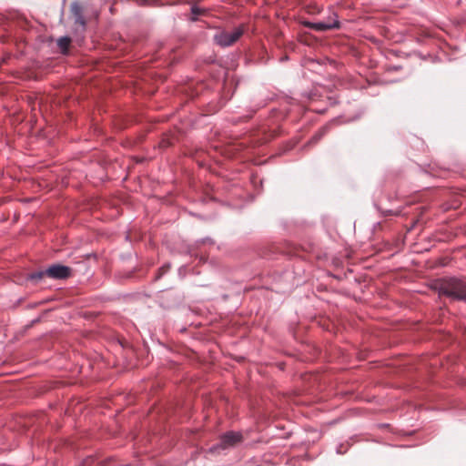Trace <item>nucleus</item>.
<instances>
[{
    "label": "nucleus",
    "instance_id": "nucleus-1",
    "mask_svg": "<svg viewBox=\"0 0 466 466\" xmlns=\"http://www.w3.org/2000/svg\"><path fill=\"white\" fill-rule=\"evenodd\" d=\"M436 289L441 296H445L451 300L466 301V280L448 277L439 280Z\"/></svg>",
    "mask_w": 466,
    "mask_h": 466
},
{
    "label": "nucleus",
    "instance_id": "nucleus-2",
    "mask_svg": "<svg viewBox=\"0 0 466 466\" xmlns=\"http://www.w3.org/2000/svg\"><path fill=\"white\" fill-rule=\"evenodd\" d=\"M242 441V435L237 431H228L220 437L218 443L209 448L210 453H220L221 451H225L235 447L237 444Z\"/></svg>",
    "mask_w": 466,
    "mask_h": 466
},
{
    "label": "nucleus",
    "instance_id": "nucleus-3",
    "mask_svg": "<svg viewBox=\"0 0 466 466\" xmlns=\"http://www.w3.org/2000/svg\"><path fill=\"white\" fill-rule=\"evenodd\" d=\"M70 13L74 20L75 32L83 35L86 29V20L84 16L83 6L77 1H74L70 5Z\"/></svg>",
    "mask_w": 466,
    "mask_h": 466
},
{
    "label": "nucleus",
    "instance_id": "nucleus-4",
    "mask_svg": "<svg viewBox=\"0 0 466 466\" xmlns=\"http://www.w3.org/2000/svg\"><path fill=\"white\" fill-rule=\"evenodd\" d=\"M243 34L244 29L239 26L235 28L232 32L221 31L217 33L214 35V41L221 47H228L237 42Z\"/></svg>",
    "mask_w": 466,
    "mask_h": 466
},
{
    "label": "nucleus",
    "instance_id": "nucleus-5",
    "mask_svg": "<svg viewBox=\"0 0 466 466\" xmlns=\"http://www.w3.org/2000/svg\"><path fill=\"white\" fill-rule=\"evenodd\" d=\"M46 277L52 279H66L71 275V268L67 266L54 264L46 269Z\"/></svg>",
    "mask_w": 466,
    "mask_h": 466
},
{
    "label": "nucleus",
    "instance_id": "nucleus-6",
    "mask_svg": "<svg viewBox=\"0 0 466 466\" xmlns=\"http://www.w3.org/2000/svg\"><path fill=\"white\" fill-rule=\"evenodd\" d=\"M334 18L332 19V24H325L324 21L319 22H306L305 25L312 30L317 32H325L331 29H338L340 26V22L338 19V15H334Z\"/></svg>",
    "mask_w": 466,
    "mask_h": 466
},
{
    "label": "nucleus",
    "instance_id": "nucleus-7",
    "mask_svg": "<svg viewBox=\"0 0 466 466\" xmlns=\"http://www.w3.org/2000/svg\"><path fill=\"white\" fill-rule=\"evenodd\" d=\"M329 125H326L324 127H322L313 137L309 141V145H314L316 143H318L328 132L329 128Z\"/></svg>",
    "mask_w": 466,
    "mask_h": 466
},
{
    "label": "nucleus",
    "instance_id": "nucleus-8",
    "mask_svg": "<svg viewBox=\"0 0 466 466\" xmlns=\"http://www.w3.org/2000/svg\"><path fill=\"white\" fill-rule=\"evenodd\" d=\"M70 42L71 39L68 36H62L58 38L57 46L60 48L62 54H66L68 52Z\"/></svg>",
    "mask_w": 466,
    "mask_h": 466
},
{
    "label": "nucleus",
    "instance_id": "nucleus-9",
    "mask_svg": "<svg viewBox=\"0 0 466 466\" xmlns=\"http://www.w3.org/2000/svg\"><path fill=\"white\" fill-rule=\"evenodd\" d=\"M46 277V269L39 270L29 274L28 279L34 283H37L39 280Z\"/></svg>",
    "mask_w": 466,
    "mask_h": 466
},
{
    "label": "nucleus",
    "instance_id": "nucleus-10",
    "mask_svg": "<svg viewBox=\"0 0 466 466\" xmlns=\"http://www.w3.org/2000/svg\"><path fill=\"white\" fill-rule=\"evenodd\" d=\"M170 268L169 264L163 265L159 269L155 279H159L164 274H166Z\"/></svg>",
    "mask_w": 466,
    "mask_h": 466
},
{
    "label": "nucleus",
    "instance_id": "nucleus-11",
    "mask_svg": "<svg viewBox=\"0 0 466 466\" xmlns=\"http://www.w3.org/2000/svg\"><path fill=\"white\" fill-rule=\"evenodd\" d=\"M191 13H192V15H194V16L192 17V20H193V21H195V20H197V16H198V15H201L202 10H201L199 7H198L197 5H193V6L191 7Z\"/></svg>",
    "mask_w": 466,
    "mask_h": 466
},
{
    "label": "nucleus",
    "instance_id": "nucleus-12",
    "mask_svg": "<svg viewBox=\"0 0 466 466\" xmlns=\"http://www.w3.org/2000/svg\"><path fill=\"white\" fill-rule=\"evenodd\" d=\"M334 15L336 14L333 13L332 16H329L326 20H324L325 24H332V19L335 17Z\"/></svg>",
    "mask_w": 466,
    "mask_h": 466
},
{
    "label": "nucleus",
    "instance_id": "nucleus-13",
    "mask_svg": "<svg viewBox=\"0 0 466 466\" xmlns=\"http://www.w3.org/2000/svg\"><path fill=\"white\" fill-rule=\"evenodd\" d=\"M342 447H343L342 444H340L339 447H337V450H336L337 453L342 454V453H344L346 451L345 450L344 451L342 450Z\"/></svg>",
    "mask_w": 466,
    "mask_h": 466
},
{
    "label": "nucleus",
    "instance_id": "nucleus-14",
    "mask_svg": "<svg viewBox=\"0 0 466 466\" xmlns=\"http://www.w3.org/2000/svg\"><path fill=\"white\" fill-rule=\"evenodd\" d=\"M201 242L202 243H209V244H211L212 240L209 238H206L201 239Z\"/></svg>",
    "mask_w": 466,
    "mask_h": 466
}]
</instances>
